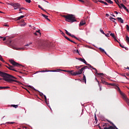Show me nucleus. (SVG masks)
<instances>
[{"label": "nucleus", "mask_w": 129, "mask_h": 129, "mask_svg": "<svg viewBox=\"0 0 129 129\" xmlns=\"http://www.w3.org/2000/svg\"><path fill=\"white\" fill-rule=\"evenodd\" d=\"M0 76L3 78V80L7 82L12 83V82H16L17 83H20V81L14 79H17V78L13 75H10L7 73L0 71Z\"/></svg>", "instance_id": "obj_1"}, {"label": "nucleus", "mask_w": 129, "mask_h": 129, "mask_svg": "<svg viewBox=\"0 0 129 129\" xmlns=\"http://www.w3.org/2000/svg\"><path fill=\"white\" fill-rule=\"evenodd\" d=\"M61 17L64 18L66 22H69V23H74V22H76V19H75V16L72 14L61 15Z\"/></svg>", "instance_id": "obj_2"}, {"label": "nucleus", "mask_w": 129, "mask_h": 129, "mask_svg": "<svg viewBox=\"0 0 129 129\" xmlns=\"http://www.w3.org/2000/svg\"><path fill=\"white\" fill-rule=\"evenodd\" d=\"M41 48L43 49H46V50H49L50 49V44L48 42H44L41 45H39Z\"/></svg>", "instance_id": "obj_3"}, {"label": "nucleus", "mask_w": 129, "mask_h": 129, "mask_svg": "<svg viewBox=\"0 0 129 129\" xmlns=\"http://www.w3.org/2000/svg\"><path fill=\"white\" fill-rule=\"evenodd\" d=\"M9 62H10V63H11V64H13V66H16V67H19V66H22V67H24V66L20 64V63L16 62L13 59H10L9 60Z\"/></svg>", "instance_id": "obj_4"}, {"label": "nucleus", "mask_w": 129, "mask_h": 129, "mask_svg": "<svg viewBox=\"0 0 129 129\" xmlns=\"http://www.w3.org/2000/svg\"><path fill=\"white\" fill-rule=\"evenodd\" d=\"M59 31L61 35H62V36H63L65 38V39H66V40H68V41H70V42H72V43H74V44H77L76 42H74L72 40L70 39L69 38L67 37V36H65V33H64L63 31H62L61 30Z\"/></svg>", "instance_id": "obj_5"}, {"label": "nucleus", "mask_w": 129, "mask_h": 129, "mask_svg": "<svg viewBox=\"0 0 129 129\" xmlns=\"http://www.w3.org/2000/svg\"><path fill=\"white\" fill-rule=\"evenodd\" d=\"M6 64H8V66H5V67L9 69V70H12V71H15V72H17V70H15V69L14 68V66H11L7 62H6Z\"/></svg>", "instance_id": "obj_6"}, {"label": "nucleus", "mask_w": 129, "mask_h": 129, "mask_svg": "<svg viewBox=\"0 0 129 129\" xmlns=\"http://www.w3.org/2000/svg\"><path fill=\"white\" fill-rule=\"evenodd\" d=\"M69 74H71L73 76H75V75H80L78 71H76L74 72V71L72 70L71 71H69Z\"/></svg>", "instance_id": "obj_7"}, {"label": "nucleus", "mask_w": 129, "mask_h": 129, "mask_svg": "<svg viewBox=\"0 0 129 129\" xmlns=\"http://www.w3.org/2000/svg\"><path fill=\"white\" fill-rule=\"evenodd\" d=\"M20 7L21 5L19 3H15L13 8H14V10H18V9H20Z\"/></svg>", "instance_id": "obj_8"}, {"label": "nucleus", "mask_w": 129, "mask_h": 129, "mask_svg": "<svg viewBox=\"0 0 129 129\" xmlns=\"http://www.w3.org/2000/svg\"><path fill=\"white\" fill-rule=\"evenodd\" d=\"M86 68H88V67L87 66H85L83 68H82L81 69L79 70L78 71L79 72V74H82V72H83L84 70H85V69H86Z\"/></svg>", "instance_id": "obj_9"}, {"label": "nucleus", "mask_w": 129, "mask_h": 129, "mask_svg": "<svg viewBox=\"0 0 129 129\" xmlns=\"http://www.w3.org/2000/svg\"><path fill=\"white\" fill-rule=\"evenodd\" d=\"M77 60H79V61H81V62H83L84 63V64H87V62H86V60L84 58H77Z\"/></svg>", "instance_id": "obj_10"}, {"label": "nucleus", "mask_w": 129, "mask_h": 129, "mask_svg": "<svg viewBox=\"0 0 129 129\" xmlns=\"http://www.w3.org/2000/svg\"><path fill=\"white\" fill-rule=\"evenodd\" d=\"M86 65L89 66L90 68H92V69H93V70H95V72H96V73H97V70H96L95 68L92 67V66L90 65V64L87 63V64Z\"/></svg>", "instance_id": "obj_11"}, {"label": "nucleus", "mask_w": 129, "mask_h": 129, "mask_svg": "<svg viewBox=\"0 0 129 129\" xmlns=\"http://www.w3.org/2000/svg\"><path fill=\"white\" fill-rule=\"evenodd\" d=\"M61 70L58 69V70H52V71H41V72H49V71H50V72H56V71H59Z\"/></svg>", "instance_id": "obj_12"}, {"label": "nucleus", "mask_w": 129, "mask_h": 129, "mask_svg": "<svg viewBox=\"0 0 129 129\" xmlns=\"http://www.w3.org/2000/svg\"><path fill=\"white\" fill-rule=\"evenodd\" d=\"M123 99H124V100H125L126 102H127V103H128V104H129V99H128V98H127L126 97V96H125V95L123 96Z\"/></svg>", "instance_id": "obj_13"}, {"label": "nucleus", "mask_w": 129, "mask_h": 129, "mask_svg": "<svg viewBox=\"0 0 129 129\" xmlns=\"http://www.w3.org/2000/svg\"><path fill=\"white\" fill-rule=\"evenodd\" d=\"M86 23H85V21L84 20H82L81 21V22L80 23L79 26H84V25H85Z\"/></svg>", "instance_id": "obj_14"}, {"label": "nucleus", "mask_w": 129, "mask_h": 129, "mask_svg": "<svg viewBox=\"0 0 129 129\" xmlns=\"http://www.w3.org/2000/svg\"><path fill=\"white\" fill-rule=\"evenodd\" d=\"M117 19L118 21V22H120V23H121V24H123V20H122V19H121V18L118 17L117 18Z\"/></svg>", "instance_id": "obj_15"}, {"label": "nucleus", "mask_w": 129, "mask_h": 129, "mask_svg": "<svg viewBox=\"0 0 129 129\" xmlns=\"http://www.w3.org/2000/svg\"><path fill=\"white\" fill-rule=\"evenodd\" d=\"M42 17H43L46 20H47V21H49L50 22V19H49V18H48V16L45 15V14H42Z\"/></svg>", "instance_id": "obj_16"}, {"label": "nucleus", "mask_w": 129, "mask_h": 129, "mask_svg": "<svg viewBox=\"0 0 129 129\" xmlns=\"http://www.w3.org/2000/svg\"><path fill=\"white\" fill-rule=\"evenodd\" d=\"M99 3H101V4H104V5H105V6H107L108 5L106 2L103 1H101V0H99Z\"/></svg>", "instance_id": "obj_17"}, {"label": "nucleus", "mask_w": 129, "mask_h": 129, "mask_svg": "<svg viewBox=\"0 0 129 129\" xmlns=\"http://www.w3.org/2000/svg\"><path fill=\"white\" fill-rule=\"evenodd\" d=\"M17 50H28V48L27 47H21V48H18Z\"/></svg>", "instance_id": "obj_18"}, {"label": "nucleus", "mask_w": 129, "mask_h": 129, "mask_svg": "<svg viewBox=\"0 0 129 129\" xmlns=\"http://www.w3.org/2000/svg\"><path fill=\"white\" fill-rule=\"evenodd\" d=\"M99 49L100 50V51H101V52H102L103 53H105V54H106V52H105V51H104V49L101 48V47H100L99 48Z\"/></svg>", "instance_id": "obj_19"}, {"label": "nucleus", "mask_w": 129, "mask_h": 129, "mask_svg": "<svg viewBox=\"0 0 129 129\" xmlns=\"http://www.w3.org/2000/svg\"><path fill=\"white\" fill-rule=\"evenodd\" d=\"M114 1L116 3V5H117L118 6L119 8L120 9V8H121V7H120V5H119V2H118V0H117V2L115 0H114Z\"/></svg>", "instance_id": "obj_20"}, {"label": "nucleus", "mask_w": 129, "mask_h": 129, "mask_svg": "<svg viewBox=\"0 0 129 129\" xmlns=\"http://www.w3.org/2000/svg\"><path fill=\"white\" fill-rule=\"evenodd\" d=\"M95 73L98 75V76H103V75H104V74L103 73H98L97 72V73L95 72Z\"/></svg>", "instance_id": "obj_21"}, {"label": "nucleus", "mask_w": 129, "mask_h": 129, "mask_svg": "<svg viewBox=\"0 0 129 129\" xmlns=\"http://www.w3.org/2000/svg\"><path fill=\"white\" fill-rule=\"evenodd\" d=\"M0 60L2 62H3V63H6V61H5V60H4V58H3V57L1 55H0Z\"/></svg>", "instance_id": "obj_22"}, {"label": "nucleus", "mask_w": 129, "mask_h": 129, "mask_svg": "<svg viewBox=\"0 0 129 129\" xmlns=\"http://www.w3.org/2000/svg\"><path fill=\"white\" fill-rule=\"evenodd\" d=\"M23 18H25V16L22 15V16H20V17H18L17 18V20H20L21 19H23Z\"/></svg>", "instance_id": "obj_23"}, {"label": "nucleus", "mask_w": 129, "mask_h": 129, "mask_svg": "<svg viewBox=\"0 0 129 129\" xmlns=\"http://www.w3.org/2000/svg\"><path fill=\"white\" fill-rule=\"evenodd\" d=\"M126 42L127 43V44L129 43V37L127 35L126 36Z\"/></svg>", "instance_id": "obj_24"}, {"label": "nucleus", "mask_w": 129, "mask_h": 129, "mask_svg": "<svg viewBox=\"0 0 129 129\" xmlns=\"http://www.w3.org/2000/svg\"><path fill=\"white\" fill-rule=\"evenodd\" d=\"M120 7H121L122 8H123V9H124V10H126V8L125 6H124V5L123 4H120Z\"/></svg>", "instance_id": "obj_25"}, {"label": "nucleus", "mask_w": 129, "mask_h": 129, "mask_svg": "<svg viewBox=\"0 0 129 129\" xmlns=\"http://www.w3.org/2000/svg\"><path fill=\"white\" fill-rule=\"evenodd\" d=\"M70 37H72V38H74V39L78 40V38L76 37V36H75L74 35L71 34V35H70Z\"/></svg>", "instance_id": "obj_26"}, {"label": "nucleus", "mask_w": 129, "mask_h": 129, "mask_svg": "<svg viewBox=\"0 0 129 129\" xmlns=\"http://www.w3.org/2000/svg\"><path fill=\"white\" fill-rule=\"evenodd\" d=\"M116 89H117V90H118L119 92H121V91H120V89L117 86H116Z\"/></svg>", "instance_id": "obj_27"}, {"label": "nucleus", "mask_w": 129, "mask_h": 129, "mask_svg": "<svg viewBox=\"0 0 129 129\" xmlns=\"http://www.w3.org/2000/svg\"><path fill=\"white\" fill-rule=\"evenodd\" d=\"M38 8H39V9H41V10H42V11H43V12H46V10H45V9H44L43 8H42L41 6L38 5Z\"/></svg>", "instance_id": "obj_28"}, {"label": "nucleus", "mask_w": 129, "mask_h": 129, "mask_svg": "<svg viewBox=\"0 0 129 129\" xmlns=\"http://www.w3.org/2000/svg\"><path fill=\"white\" fill-rule=\"evenodd\" d=\"M14 107L15 108H17L18 107L19 105H11V107Z\"/></svg>", "instance_id": "obj_29"}, {"label": "nucleus", "mask_w": 129, "mask_h": 129, "mask_svg": "<svg viewBox=\"0 0 129 129\" xmlns=\"http://www.w3.org/2000/svg\"><path fill=\"white\" fill-rule=\"evenodd\" d=\"M107 121H108V122H109L110 124H111V125H113V126H114V125H115L112 122H111L108 120H107Z\"/></svg>", "instance_id": "obj_30"}, {"label": "nucleus", "mask_w": 129, "mask_h": 129, "mask_svg": "<svg viewBox=\"0 0 129 129\" xmlns=\"http://www.w3.org/2000/svg\"><path fill=\"white\" fill-rule=\"evenodd\" d=\"M83 80L85 81V83H86V77H85L84 74H83Z\"/></svg>", "instance_id": "obj_31"}, {"label": "nucleus", "mask_w": 129, "mask_h": 129, "mask_svg": "<svg viewBox=\"0 0 129 129\" xmlns=\"http://www.w3.org/2000/svg\"><path fill=\"white\" fill-rule=\"evenodd\" d=\"M28 87H30V88H32V89H33V90H35V91H38L36 89H35L34 87H32L31 86H28Z\"/></svg>", "instance_id": "obj_32"}, {"label": "nucleus", "mask_w": 129, "mask_h": 129, "mask_svg": "<svg viewBox=\"0 0 129 129\" xmlns=\"http://www.w3.org/2000/svg\"><path fill=\"white\" fill-rule=\"evenodd\" d=\"M119 44V46L120 47H121V48H124V49H126L124 46H123V45H121V44L120 43V42H118Z\"/></svg>", "instance_id": "obj_33"}, {"label": "nucleus", "mask_w": 129, "mask_h": 129, "mask_svg": "<svg viewBox=\"0 0 129 129\" xmlns=\"http://www.w3.org/2000/svg\"><path fill=\"white\" fill-rule=\"evenodd\" d=\"M66 31V34H67V35H68V36H71V34L69 33V32H68V31L67 30H65Z\"/></svg>", "instance_id": "obj_34"}, {"label": "nucleus", "mask_w": 129, "mask_h": 129, "mask_svg": "<svg viewBox=\"0 0 129 129\" xmlns=\"http://www.w3.org/2000/svg\"><path fill=\"white\" fill-rule=\"evenodd\" d=\"M38 91V92H39V95L40 96H42L43 95H44L43 94V93H41V92H40V91Z\"/></svg>", "instance_id": "obj_35"}, {"label": "nucleus", "mask_w": 129, "mask_h": 129, "mask_svg": "<svg viewBox=\"0 0 129 129\" xmlns=\"http://www.w3.org/2000/svg\"><path fill=\"white\" fill-rule=\"evenodd\" d=\"M100 31L102 34H103V35H105V33H104V31H103V30H102L101 29H100Z\"/></svg>", "instance_id": "obj_36"}, {"label": "nucleus", "mask_w": 129, "mask_h": 129, "mask_svg": "<svg viewBox=\"0 0 129 129\" xmlns=\"http://www.w3.org/2000/svg\"><path fill=\"white\" fill-rule=\"evenodd\" d=\"M82 66H76V68L77 69H80V68L81 67H82Z\"/></svg>", "instance_id": "obj_37"}, {"label": "nucleus", "mask_w": 129, "mask_h": 129, "mask_svg": "<svg viewBox=\"0 0 129 129\" xmlns=\"http://www.w3.org/2000/svg\"><path fill=\"white\" fill-rule=\"evenodd\" d=\"M110 36H111V37H112V38H114V37L115 36L114 34V33H111L110 34Z\"/></svg>", "instance_id": "obj_38"}, {"label": "nucleus", "mask_w": 129, "mask_h": 129, "mask_svg": "<svg viewBox=\"0 0 129 129\" xmlns=\"http://www.w3.org/2000/svg\"><path fill=\"white\" fill-rule=\"evenodd\" d=\"M19 9H20L19 10V11H22V10H26V9L24 8V7H21H21H20Z\"/></svg>", "instance_id": "obj_39"}, {"label": "nucleus", "mask_w": 129, "mask_h": 129, "mask_svg": "<svg viewBox=\"0 0 129 129\" xmlns=\"http://www.w3.org/2000/svg\"><path fill=\"white\" fill-rule=\"evenodd\" d=\"M113 39H114L115 41H116V42H117L118 43H119V42L118 41V40H117V39H116V37H115V36H114V37H113Z\"/></svg>", "instance_id": "obj_40"}, {"label": "nucleus", "mask_w": 129, "mask_h": 129, "mask_svg": "<svg viewBox=\"0 0 129 129\" xmlns=\"http://www.w3.org/2000/svg\"><path fill=\"white\" fill-rule=\"evenodd\" d=\"M113 39H114L115 41H116V42H117L118 43H119V42L118 41V40H117V39H116V37H115V36H114V37H113Z\"/></svg>", "instance_id": "obj_41"}, {"label": "nucleus", "mask_w": 129, "mask_h": 129, "mask_svg": "<svg viewBox=\"0 0 129 129\" xmlns=\"http://www.w3.org/2000/svg\"><path fill=\"white\" fill-rule=\"evenodd\" d=\"M102 83H103V84H107V82L104 81H103L102 80Z\"/></svg>", "instance_id": "obj_42"}, {"label": "nucleus", "mask_w": 129, "mask_h": 129, "mask_svg": "<svg viewBox=\"0 0 129 129\" xmlns=\"http://www.w3.org/2000/svg\"><path fill=\"white\" fill-rule=\"evenodd\" d=\"M74 51L75 52H76V53H78V54H79V55H80V53H79V50H78V49L75 50Z\"/></svg>", "instance_id": "obj_43"}, {"label": "nucleus", "mask_w": 129, "mask_h": 129, "mask_svg": "<svg viewBox=\"0 0 129 129\" xmlns=\"http://www.w3.org/2000/svg\"><path fill=\"white\" fill-rule=\"evenodd\" d=\"M108 4H113V2L112 1H111V0H109L108 1Z\"/></svg>", "instance_id": "obj_44"}, {"label": "nucleus", "mask_w": 129, "mask_h": 129, "mask_svg": "<svg viewBox=\"0 0 129 129\" xmlns=\"http://www.w3.org/2000/svg\"><path fill=\"white\" fill-rule=\"evenodd\" d=\"M9 5H10V6H12V7H14V6H15V4H14V3H10V4H9Z\"/></svg>", "instance_id": "obj_45"}, {"label": "nucleus", "mask_w": 129, "mask_h": 129, "mask_svg": "<svg viewBox=\"0 0 129 129\" xmlns=\"http://www.w3.org/2000/svg\"><path fill=\"white\" fill-rule=\"evenodd\" d=\"M126 28L127 31H129V26H128V25H126Z\"/></svg>", "instance_id": "obj_46"}, {"label": "nucleus", "mask_w": 129, "mask_h": 129, "mask_svg": "<svg viewBox=\"0 0 129 129\" xmlns=\"http://www.w3.org/2000/svg\"><path fill=\"white\" fill-rule=\"evenodd\" d=\"M109 19L111 20V21H112V20H114V21H115V18H112V17H110Z\"/></svg>", "instance_id": "obj_47"}, {"label": "nucleus", "mask_w": 129, "mask_h": 129, "mask_svg": "<svg viewBox=\"0 0 129 129\" xmlns=\"http://www.w3.org/2000/svg\"><path fill=\"white\" fill-rule=\"evenodd\" d=\"M25 2H26V3H28V4L31 3V0H25Z\"/></svg>", "instance_id": "obj_48"}, {"label": "nucleus", "mask_w": 129, "mask_h": 129, "mask_svg": "<svg viewBox=\"0 0 129 129\" xmlns=\"http://www.w3.org/2000/svg\"><path fill=\"white\" fill-rule=\"evenodd\" d=\"M45 102L47 101V97L45 95H43Z\"/></svg>", "instance_id": "obj_49"}, {"label": "nucleus", "mask_w": 129, "mask_h": 129, "mask_svg": "<svg viewBox=\"0 0 129 129\" xmlns=\"http://www.w3.org/2000/svg\"><path fill=\"white\" fill-rule=\"evenodd\" d=\"M10 88V87H3V89H8Z\"/></svg>", "instance_id": "obj_50"}, {"label": "nucleus", "mask_w": 129, "mask_h": 129, "mask_svg": "<svg viewBox=\"0 0 129 129\" xmlns=\"http://www.w3.org/2000/svg\"><path fill=\"white\" fill-rule=\"evenodd\" d=\"M61 71H64V72H68V73H69V71H66V70H61Z\"/></svg>", "instance_id": "obj_51"}, {"label": "nucleus", "mask_w": 129, "mask_h": 129, "mask_svg": "<svg viewBox=\"0 0 129 129\" xmlns=\"http://www.w3.org/2000/svg\"><path fill=\"white\" fill-rule=\"evenodd\" d=\"M101 126H102V127H104V126H105V123H102Z\"/></svg>", "instance_id": "obj_52"}, {"label": "nucleus", "mask_w": 129, "mask_h": 129, "mask_svg": "<svg viewBox=\"0 0 129 129\" xmlns=\"http://www.w3.org/2000/svg\"><path fill=\"white\" fill-rule=\"evenodd\" d=\"M8 123H10V124H13L14 123H15L14 122H8Z\"/></svg>", "instance_id": "obj_53"}, {"label": "nucleus", "mask_w": 129, "mask_h": 129, "mask_svg": "<svg viewBox=\"0 0 129 129\" xmlns=\"http://www.w3.org/2000/svg\"><path fill=\"white\" fill-rule=\"evenodd\" d=\"M105 35L106 36V37H109V34L107 33V34H105Z\"/></svg>", "instance_id": "obj_54"}, {"label": "nucleus", "mask_w": 129, "mask_h": 129, "mask_svg": "<svg viewBox=\"0 0 129 129\" xmlns=\"http://www.w3.org/2000/svg\"><path fill=\"white\" fill-rule=\"evenodd\" d=\"M36 33H38L39 34H40V35L41 34V33H40V30H37Z\"/></svg>", "instance_id": "obj_55"}, {"label": "nucleus", "mask_w": 129, "mask_h": 129, "mask_svg": "<svg viewBox=\"0 0 129 129\" xmlns=\"http://www.w3.org/2000/svg\"><path fill=\"white\" fill-rule=\"evenodd\" d=\"M29 46L30 44H29V43L25 45V47H29Z\"/></svg>", "instance_id": "obj_56"}, {"label": "nucleus", "mask_w": 129, "mask_h": 129, "mask_svg": "<svg viewBox=\"0 0 129 129\" xmlns=\"http://www.w3.org/2000/svg\"><path fill=\"white\" fill-rule=\"evenodd\" d=\"M114 14H116V15H118V12L117 11H114Z\"/></svg>", "instance_id": "obj_57"}, {"label": "nucleus", "mask_w": 129, "mask_h": 129, "mask_svg": "<svg viewBox=\"0 0 129 129\" xmlns=\"http://www.w3.org/2000/svg\"><path fill=\"white\" fill-rule=\"evenodd\" d=\"M95 120H97V118H96V115H95Z\"/></svg>", "instance_id": "obj_58"}, {"label": "nucleus", "mask_w": 129, "mask_h": 129, "mask_svg": "<svg viewBox=\"0 0 129 129\" xmlns=\"http://www.w3.org/2000/svg\"><path fill=\"white\" fill-rule=\"evenodd\" d=\"M112 22H113V23L114 24H115L116 25V22H115V21H114V20H112Z\"/></svg>", "instance_id": "obj_59"}, {"label": "nucleus", "mask_w": 129, "mask_h": 129, "mask_svg": "<svg viewBox=\"0 0 129 129\" xmlns=\"http://www.w3.org/2000/svg\"><path fill=\"white\" fill-rule=\"evenodd\" d=\"M6 40H7V38L6 37L4 38L3 39V41H6Z\"/></svg>", "instance_id": "obj_60"}, {"label": "nucleus", "mask_w": 129, "mask_h": 129, "mask_svg": "<svg viewBox=\"0 0 129 129\" xmlns=\"http://www.w3.org/2000/svg\"><path fill=\"white\" fill-rule=\"evenodd\" d=\"M34 34L35 35V36H38V34H37V32H35L34 33Z\"/></svg>", "instance_id": "obj_61"}, {"label": "nucleus", "mask_w": 129, "mask_h": 129, "mask_svg": "<svg viewBox=\"0 0 129 129\" xmlns=\"http://www.w3.org/2000/svg\"><path fill=\"white\" fill-rule=\"evenodd\" d=\"M99 86L100 87V91H101V87L100 86V85H99Z\"/></svg>", "instance_id": "obj_62"}, {"label": "nucleus", "mask_w": 129, "mask_h": 129, "mask_svg": "<svg viewBox=\"0 0 129 129\" xmlns=\"http://www.w3.org/2000/svg\"><path fill=\"white\" fill-rule=\"evenodd\" d=\"M106 17H109V15L108 14H106Z\"/></svg>", "instance_id": "obj_63"}, {"label": "nucleus", "mask_w": 129, "mask_h": 129, "mask_svg": "<svg viewBox=\"0 0 129 129\" xmlns=\"http://www.w3.org/2000/svg\"><path fill=\"white\" fill-rule=\"evenodd\" d=\"M1 89H4V87H0V90Z\"/></svg>", "instance_id": "obj_64"}]
</instances>
